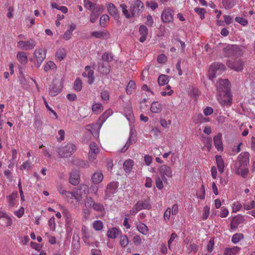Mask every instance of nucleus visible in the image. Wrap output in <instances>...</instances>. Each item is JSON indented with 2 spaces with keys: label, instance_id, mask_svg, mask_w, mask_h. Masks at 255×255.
Wrapping results in <instances>:
<instances>
[{
  "label": "nucleus",
  "instance_id": "33",
  "mask_svg": "<svg viewBox=\"0 0 255 255\" xmlns=\"http://www.w3.org/2000/svg\"><path fill=\"white\" fill-rule=\"evenodd\" d=\"M108 11L110 14L115 17H118V11L116 6L112 3L108 4Z\"/></svg>",
  "mask_w": 255,
  "mask_h": 255
},
{
  "label": "nucleus",
  "instance_id": "5",
  "mask_svg": "<svg viewBox=\"0 0 255 255\" xmlns=\"http://www.w3.org/2000/svg\"><path fill=\"white\" fill-rule=\"evenodd\" d=\"M226 69L225 66L221 63H214L212 64L208 71L209 79L212 80L217 75L221 74Z\"/></svg>",
  "mask_w": 255,
  "mask_h": 255
},
{
  "label": "nucleus",
  "instance_id": "29",
  "mask_svg": "<svg viewBox=\"0 0 255 255\" xmlns=\"http://www.w3.org/2000/svg\"><path fill=\"white\" fill-rule=\"evenodd\" d=\"M133 166V161L131 159H128L126 160L124 163L123 167L125 172L129 173L132 170Z\"/></svg>",
  "mask_w": 255,
  "mask_h": 255
},
{
  "label": "nucleus",
  "instance_id": "18",
  "mask_svg": "<svg viewBox=\"0 0 255 255\" xmlns=\"http://www.w3.org/2000/svg\"><path fill=\"white\" fill-rule=\"evenodd\" d=\"M103 10V7L100 5H96L94 7L90 15L91 22L94 23L97 20L100 14L102 13Z\"/></svg>",
  "mask_w": 255,
  "mask_h": 255
},
{
  "label": "nucleus",
  "instance_id": "57",
  "mask_svg": "<svg viewBox=\"0 0 255 255\" xmlns=\"http://www.w3.org/2000/svg\"><path fill=\"white\" fill-rule=\"evenodd\" d=\"M59 136H57V139L58 142H61L65 139V132L63 129H60L58 131Z\"/></svg>",
  "mask_w": 255,
  "mask_h": 255
},
{
  "label": "nucleus",
  "instance_id": "51",
  "mask_svg": "<svg viewBox=\"0 0 255 255\" xmlns=\"http://www.w3.org/2000/svg\"><path fill=\"white\" fill-rule=\"evenodd\" d=\"M210 208L208 206H205L203 208V213L202 214V220L205 221L207 219L210 214Z\"/></svg>",
  "mask_w": 255,
  "mask_h": 255
},
{
  "label": "nucleus",
  "instance_id": "41",
  "mask_svg": "<svg viewBox=\"0 0 255 255\" xmlns=\"http://www.w3.org/2000/svg\"><path fill=\"white\" fill-rule=\"evenodd\" d=\"M73 88L76 92H80L82 88V82L79 78H77L74 83Z\"/></svg>",
  "mask_w": 255,
  "mask_h": 255
},
{
  "label": "nucleus",
  "instance_id": "48",
  "mask_svg": "<svg viewBox=\"0 0 255 255\" xmlns=\"http://www.w3.org/2000/svg\"><path fill=\"white\" fill-rule=\"evenodd\" d=\"M243 207L245 210L250 211L251 209H255V201L253 200L250 203H245Z\"/></svg>",
  "mask_w": 255,
  "mask_h": 255
},
{
  "label": "nucleus",
  "instance_id": "17",
  "mask_svg": "<svg viewBox=\"0 0 255 255\" xmlns=\"http://www.w3.org/2000/svg\"><path fill=\"white\" fill-rule=\"evenodd\" d=\"M245 220V216L241 214H238L234 217L231 220V229L236 228L240 224L244 223Z\"/></svg>",
  "mask_w": 255,
  "mask_h": 255
},
{
  "label": "nucleus",
  "instance_id": "20",
  "mask_svg": "<svg viewBox=\"0 0 255 255\" xmlns=\"http://www.w3.org/2000/svg\"><path fill=\"white\" fill-rule=\"evenodd\" d=\"M104 178L103 173L101 171L94 172L91 176V182L94 184H99Z\"/></svg>",
  "mask_w": 255,
  "mask_h": 255
},
{
  "label": "nucleus",
  "instance_id": "64",
  "mask_svg": "<svg viewBox=\"0 0 255 255\" xmlns=\"http://www.w3.org/2000/svg\"><path fill=\"white\" fill-rule=\"evenodd\" d=\"M188 249L190 253L193 252L195 253L198 251L199 249V246L196 244H192L190 245Z\"/></svg>",
  "mask_w": 255,
  "mask_h": 255
},
{
  "label": "nucleus",
  "instance_id": "31",
  "mask_svg": "<svg viewBox=\"0 0 255 255\" xmlns=\"http://www.w3.org/2000/svg\"><path fill=\"white\" fill-rule=\"evenodd\" d=\"M193 121L195 124L207 123L209 121V118L204 117L202 114H199L193 118Z\"/></svg>",
  "mask_w": 255,
  "mask_h": 255
},
{
  "label": "nucleus",
  "instance_id": "60",
  "mask_svg": "<svg viewBox=\"0 0 255 255\" xmlns=\"http://www.w3.org/2000/svg\"><path fill=\"white\" fill-rule=\"evenodd\" d=\"M229 214L228 210L225 207H222L221 208V212L220 213V217L221 218H226L228 216Z\"/></svg>",
  "mask_w": 255,
  "mask_h": 255
},
{
  "label": "nucleus",
  "instance_id": "35",
  "mask_svg": "<svg viewBox=\"0 0 255 255\" xmlns=\"http://www.w3.org/2000/svg\"><path fill=\"white\" fill-rule=\"evenodd\" d=\"M17 196L18 194L15 192L12 193L10 195L7 196L8 205L10 207H13L15 205V200L17 197Z\"/></svg>",
  "mask_w": 255,
  "mask_h": 255
},
{
  "label": "nucleus",
  "instance_id": "10",
  "mask_svg": "<svg viewBox=\"0 0 255 255\" xmlns=\"http://www.w3.org/2000/svg\"><path fill=\"white\" fill-rule=\"evenodd\" d=\"M88 187L85 184H81L77 188L73 190V199L76 202H80L83 198V193L87 190Z\"/></svg>",
  "mask_w": 255,
  "mask_h": 255
},
{
  "label": "nucleus",
  "instance_id": "50",
  "mask_svg": "<svg viewBox=\"0 0 255 255\" xmlns=\"http://www.w3.org/2000/svg\"><path fill=\"white\" fill-rule=\"evenodd\" d=\"M62 196L64 199L69 202L71 201L72 199H73V191L70 192L65 191Z\"/></svg>",
  "mask_w": 255,
  "mask_h": 255
},
{
  "label": "nucleus",
  "instance_id": "16",
  "mask_svg": "<svg viewBox=\"0 0 255 255\" xmlns=\"http://www.w3.org/2000/svg\"><path fill=\"white\" fill-rule=\"evenodd\" d=\"M161 19L164 22H171L173 20V11L168 8L163 10L161 14Z\"/></svg>",
  "mask_w": 255,
  "mask_h": 255
},
{
  "label": "nucleus",
  "instance_id": "44",
  "mask_svg": "<svg viewBox=\"0 0 255 255\" xmlns=\"http://www.w3.org/2000/svg\"><path fill=\"white\" fill-rule=\"evenodd\" d=\"M94 229L97 231H101L104 227L103 222L100 220H96L93 224Z\"/></svg>",
  "mask_w": 255,
  "mask_h": 255
},
{
  "label": "nucleus",
  "instance_id": "47",
  "mask_svg": "<svg viewBox=\"0 0 255 255\" xmlns=\"http://www.w3.org/2000/svg\"><path fill=\"white\" fill-rule=\"evenodd\" d=\"M56 68L55 64L51 61H49L46 63L44 67V70L45 72L49 71L50 69L54 70Z\"/></svg>",
  "mask_w": 255,
  "mask_h": 255
},
{
  "label": "nucleus",
  "instance_id": "62",
  "mask_svg": "<svg viewBox=\"0 0 255 255\" xmlns=\"http://www.w3.org/2000/svg\"><path fill=\"white\" fill-rule=\"evenodd\" d=\"M48 225L51 230L54 231L55 229V222L54 217H51L48 221Z\"/></svg>",
  "mask_w": 255,
  "mask_h": 255
},
{
  "label": "nucleus",
  "instance_id": "4",
  "mask_svg": "<svg viewBox=\"0 0 255 255\" xmlns=\"http://www.w3.org/2000/svg\"><path fill=\"white\" fill-rule=\"evenodd\" d=\"M151 208V205L149 199L138 201L130 210L129 213L131 215H135L138 212L142 209L150 210Z\"/></svg>",
  "mask_w": 255,
  "mask_h": 255
},
{
  "label": "nucleus",
  "instance_id": "42",
  "mask_svg": "<svg viewBox=\"0 0 255 255\" xmlns=\"http://www.w3.org/2000/svg\"><path fill=\"white\" fill-rule=\"evenodd\" d=\"M129 243L128 239L127 236L125 235H122L120 237V244L122 247H126L127 246Z\"/></svg>",
  "mask_w": 255,
  "mask_h": 255
},
{
  "label": "nucleus",
  "instance_id": "9",
  "mask_svg": "<svg viewBox=\"0 0 255 255\" xmlns=\"http://www.w3.org/2000/svg\"><path fill=\"white\" fill-rule=\"evenodd\" d=\"M233 60H229L227 61L226 64L231 69L236 71H241L243 69L244 63L242 59L239 58H233Z\"/></svg>",
  "mask_w": 255,
  "mask_h": 255
},
{
  "label": "nucleus",
  "instance_id": "12",
  "mask_svg": "<svg viewBox=\"0 0 255 255\" xmlns=\"http://www.w3.org/2000/svg\"><path fill=\"white\" fill-rule=\"evenodd\" d=\"M36 43L34 40L30 39L27 41H19L17 42V46L23 50L32 49L35 46Z\"/></svg>",
  "mask_w": 255,
  "mask_h": 255
},
{
  "label": "nucleus",
  "instance_id": "55",
  "mask_svg": "<svg viewBox=\"0 0 255 255\" xmlns=\"http://www.w3.org/2000/svg\"><path fill=\"white\" fill-rule=\"evenodd\" d=\"M112 114L111 110L109 109L105 112L100 117V120L103 121H105Z\"/></svg>",
  "mask_w": 255,
  "mask_h": 255
},
{
  "label": "nucleus",
  "instance_id": "13",
  "mask_svg": "<svg viewBox=\"0 0 255 255\" xmlns=\"http://www.w3.org/2000/svg\"><path fill=\"white\" fill-rule=\"evenodd\" d=\"M118 186L119 183L118 182H112L108 184L105 191L106 197L108 198L116 193Z\"/></svg>",
  "mask_w": 255,
  "mask_h": 255
},
{
  "label": "nucleus",
  "instance_id": "63",
  "mask_svg": "<svg viewBox=\"0 0 255 255\" xmlns=\"http://www.w3.org/2000/svg\"><path fill=\"white\" fill-rule=\"evenodd\" d=\"M3 221L6 227H9L12 225V220L8 215L3 219Z\"/></svg>",
  "mask_w": 255,
  "mask_h": 255
},
{
  "label": "nucleus",
  "instance_id": "52",
  "mask_svg": "<svg viewBox=\"0 0 255 255\" xmlns=\"http://www.w3.org/2000/svg\"><path fill=\"white\" fill-rule=\"evenodd\" d=\"M163 182H164L161 178V177H156L155 179V185L156 187L159 190H161L163 188Z\"/></svg>",
  "mask_w": 255,
  "mask_h": 255
},
{
  "label": "nucleus",
  "instance_id": "2",
  "mask_svg": "<svg viewBox=\"0 0 255 255\" xmlns=\"http://www.w3.org/2000/svg\"><path fill=\"white\" fill-rule=\"evenodd\" d=\"M223 54L225 57L237 58L243 55L241 49L236 45H226L223 49Z\"/></svg>",
  "mask_w": 255,
  "mask_h": 255
},
{
  "label": "nucleus",
  "instance_id": "19",
  "mask_svg": "<svg viewBox=\"0 0 255 255\" xmlns=\"http://www.w3.org/2000/svg\"><path fill=\"white\" fill-rule=\"evenodd\" d=\"M82 76L88 78V82L89 84H92L94 82V71L90 66H87L85 67V71L82 73Z\"/></svg>",
  "mask_w": 255,
  "mask_h": 255
},
{
  "label": "nucleus",
  "instance_id": "15",
  "mask_svg": "<svg viewBox=\"0 0 255 255\" xmlns=\"http://www.w3.org/2000/svg\"><path fill=\"white\" fill-rule=\"evenodd\" d=\"M89 147V159L91 161H93L96 158L97 154L99 152V148L95 142L91 143Z\"/></svg>",
  "mask_w": 255,
  "mask_h": 255
},
{
  "label": "nucleus",
  "instance_id": "22",
  "mask_svg": "<svg viewBox=\"0 0 255 255\" xmlns=\"http://www.w3.org/2000/svg\"><path fill=\"white\" fill-rule=\"evenodd\" d=\"M139 33L141 36L139 39V41L140 42H144L147 38L148 34V29L144 25H141L139 28Z\"/></svg>",
  "mask_w": 255,
  "mask_h": 255
},
{
  "label": "nucleus",
  "instance_id": "40",
  "mask_svg": "<svg viewBox=\"0 0 255 255\" xmlns=\"http://www.w3.org/2000/svg\"><path fill=\"white\" fill-rule=\"evenodd\" d=\"M168 77L165 75H161L158 78V83L159 85L163 86L168 83Z\"/></svg>",
  "mask_w": 255,
  "mask_h": 255
},
{
  "label": "nucleus",
  "instance_id": "1",
  "mask_svg": "<svg viewBox=\"0 0 255 255\" xmlns=\"http://www.w3.org/2000/svg\"><path fill=\"white\" fill-rule=\"evenodd\" d=\"M250 162V153L244 151L241 153L237 157L232 167V170L235 173L243 178L247 177L249 169L247 167Z\"/></svg>",
  "mask_w": 255,
  "mask_h": 255
},
{
  "label": "nucleus",
  "instance_id": "28",
  "mask_svg": "<svg viewBox=\"0 0 255 255\" xmlns=\"http://www.w3.org/2000/svg\"><path fill=\"white\" fill-rule=\"evenodd\" d=\"M238 0H222V4L226 9L233 7L237 3Z\"/></svg>",
  "mask_w": 255,
  "mask_h": 255
},
{
  "label": "nucleus",
  "instance_id": "59",
  "mask_svg": "<svg viewBox=\"0 0 255 255\" xmlns=\"http://www.w3.org/2000/svg\"><path fill=\"white\" fill-rule=\"evenodd\" d=\"M109 20V16L107 14H103L100 17V23L102 26H104L106 23Z\"/></svg>",
  "mask_w": 255,
  "mask_h": 255
},
{
  "label": "nucleus",
  "instance_id": "26",
  "mask_svg": "<svg viewBox=\"0 0 255 255\" xmlns=\"http://www.w3.org/2000/svg\"><path fill=\"white\" fill-rule=\"evenodd\" d=\"M216 161L218 169L220 172L222 173L224 171L225 164L223 159L222 158L221 155L216 156Z\"/></svg>",
  "mask_w": 255,
  "mask_h": 255
},
{
  "label": "nucleus",
  "instance_id": "24",
  "mask_svg": "<svg viewBox=\"0 0 255 255\" xmlns=\"http://www.w3.org/2000/svg\"><path fill=\"white\" fill-rule=\"evenodd\" d=\"M162 105L158 102H153L150 106V111L152 113H159L162 110Z\"/></svg>",
  "mask_w": 255,
  "mask_h": 255
},
{
  "label": "nucleus",
  "instance_id": "54",
  "mask_svg": "<svg viewBox=\"0 0 255 255\" xmlns=\"http://www.w3.org/2000/svg\"><path fill=\"white\" fill-rule=\"evenodd\" d=\"M120 6L121 8L124 15H125V16L128 18H130L131 17V15L127 9V5L126 4H121Z\"/></svg>",
  "mask_w": 255,
  "mask_h": 255
},
{
  "label": "nucleus",
  "instance_id": "58",
  "mask_svg": "<svg viewBox=\"0 0 255 255\" xmlns=\"http://www.w3.org/2000/svg\"><path fill=\"white\" fill-rule=\"evenodd\" d=\"M102 58L103 60L110 62L113 60V57L111 54L106 52L102 55Z\"/></svg>",
  "mask_w": 255,
  "mask_h": 255
},
{
  "label": "nucleus",
  "instance_id": "43",
  "mask_svg": "<svg viewBox=\"0 0 255 255\" xmlns=\"http://www.w3.org/2000/svg\"><path fill=\"white\" fill-rule=\"evenodd\" d=\"M65 56H66L65 51L64 49H62L58 50L56 52V53L55 55V57L57 60L61 61L62 60H63L64 59V58L65 57Z\"/></svg>",
  "mask_w": 255,
  "mask_h": 255
},
{
  "label": "nucleus",
  "instance_id": "11",
  "mask_svg": "<svg viewBox=\"0 0 255 255\" xmlns=\"http://www.w3.org/2000/svg\"><path fill=\"white\" fill-rule=\"evenodd\" d=\"M46 54V50L44 48L36 49L34 52V55L36 59V66L39 67L45 59Z\"/></svg>",
  "mask_w": 255,
  "mask_h": 255
},
{
  "label": "nucleus",
  "instance_id": "6",
  "mask_svg": "<svg viewBox=\"0 0 255 255\" xmlns=\"http://www.w3.org/2000/svg\"><path fill=\"white\" fill-rule=\"evenodd\" d=\"M217 99L222 106H230L232 104V95L230 91L220 93Z\"/></svg>",
  "mask_w": 255,
  "mask_h": 255
},
{
  "label": "nucleus",
  "instance_id": "34",
  "mask_svg": "<svg viewBox=\"0 0 255 255\" xmlns=\"http://www.w3.org/2000/svg\"><path fill=\"white\" fill-rule=\"evenodd\" d=\"M61 89L56 85H52L49 89V95L51 96H55L61 92Z\"/></svg>",
  "mask_w": 255,
  "mask_h": 255
},
{
  "label": "nucleus",
  "instance_id": "37",
  "mask_svg": "<svg viewBox=\"0 0 255 255\" xmlns=\"http://www.w3.org/2000/svg\"><path fill=\"white\" fill-rule=\"evenodd\" d=\"M244 239V235L242 233H236L232 238V242L236 244Z\"/></svg>",
  "mask_w": 255,
  "mask_h": 255
},
{
  "label": "nucleus",
  "instance_id": "8",
  "mask_svg": "<svg viewBox=\"0 0 255 255\" xmlns=\"http://www.w3.org/2000/svg\"><path fill=\"white\" fill-rule=\"evenodd\" d=\"M133 2L130 5V11L132 16L134 17L142 12L144 5L140 0H134Z\"/></svg>",
  "mask_w": 255,
  "mask_h": 255
},
{
  "label": "nucleus",
  "instance_id": "38",
  "mask_svg": "<svg viewBox=\"0 0 255 255\" xmlns=\"http://www.w3.org/2000/svg\"><path fill=\"white\" fill-rule=\"evenodd\" d=\"M136 85L134 81L130 80L127 86L126 92L128 94H131L132 92L135 90Z\"/></svg>",
  "mask_w": 255,
  "mask_h": 255
},
{
  "label": "nucleus",
  "instance_id": "56",
  "mask_svg": "<svg viewBox=\"0 0 255 255\" xmlns=\"http://www.w3.org/2000/svg\"><path fill=\"white\" fill-rule=\"evenodd\" d=\"M235 21L243 26L247 25L248 23V21L246 19L239 16L236 17Z\"/></svg>",
  "mask_w": 255,
  "mask_h": 255
},
{
  "label": "nucleus",
  "instance_id": "14",
  "mask_svg": "<svg viewBox=\"0 0 255 255\" xmlns=\"http://www.w3.org/2000/svg\"><path fill=\"white\" fill-rule=\"evenodd\" d=\"M230 82L228 79H220L216 84L217 90L219 93L230 91L229 85Z\"/></svg>",
  "mask_w": 255,
  "mask_h": 255
},
{
  "label": "nucleus",
  "instance_id": "53",
  "mask_svg": "<svg viewBox=\"0 0 255 255\" xmlns=\"http://www.w3.org/2000/svg\"><path fill=\"white\" fill-rule=\"evenodd\" d=\"M194 10L200 16L201 19H203L205 18L206 10L204 8L196 7Z\"/></svg>",
  "mask_w": 255,
  "mask_h": 255
},
{
  "label": "nucleus",
  "instance_id": "7",
  "mask_svg": "<svg viewBox=\"0 0 255 255\" xmlns=\"http://www.w3.org/2000/svg\"><path fill=\"white\" fill-rule=\"evenodd\" d=\"M158 170L164 182L167 183L166 177L171 178L173 176V171L170 166L166 164H163L160 166Z\"/></svg>",
  "mask_w": 255,
  "mask_h": 255
},
{
  "label": "nucleus",
  "instance_id": "61",
  "mask_svg": "<svg viewBox=\"0 0 255 255\" xmlns=\"http://www.w3.org/2000/svg\"><path fill=\"white\" fill-rule=\"evenodd\" d=\"M98 184L92 185L90 188L91 192L94 194L96 196L98 195L99 186Z\"/></svg>",
  "mask_w": 255,
  "mask_h": 255
},
{
  "label": "nucleus",
  "instance_id": "45",
  "mask_svg": "<svg viewBox=\"0 0 255 255\" xmlns=\"http://www.w3.org/2000/svg\"><path fill=\"white\" fill-rule=\"evenodd\" d=\"M243 207V205L239 201H236L233 203L232 208V212L236 213L238 211H239Z\"/></svg>",
  "mask_w": 255,
  "mask_h": 255
},
{
  "label": "nucleus",
  "instance_id": "21",
  "mask_svg": "<svg viewBox=\"0 0 255 255\" xmlns=\"http://www.w3.org/2000/svg\"><path fill=\"white\" fill-rule=\"evenodd\" d=\"M69 182L73 185H76L79 184L80 182V175L78 171L74 170L72 171L70 176Z\"/></svg>",
  "mask_w": 255,
  "mask_h": 255
},
{
  "label": "nucleus",
  "instance_id": "3",
  "mask_svg": "<svg viewBox=\"0 0 255 255\" xmlns=\"http://www.w3.org/2000/svg\"><path fill=\"white\" fill-rule=\"evenodd\" d=\"M76 146L73 143H67L65 146L59 147L57 149L59 156L61 158L70 157L76 150Z\"/></svg>",
  "mask_w": 255,
  "mask_h": 255
},
{
  "label": "nucleus",
  "instance_id": "27",
  "mask_svg": "<svg viewBox=\"0 0 255 255\" xmlns=\"http://www.w3.org/2000/svg\"><path fill=\"white\" fill-rule=\"evenodd\" d=\"M120 232V231L117 228H112L108 231L107 236L109 238L114 239L119 235Z\"/></svg>",
  "mask_w": 255,
  "mask_h": 255
},
{
  "label": "nucleus",
  "instance_id": "46",
  "mask_svg": "<svg viewBox=\"0 0 255 255\" xmlns=\"http://www.w3.org/2000/svg\"><path fill=\"white\" fill-rule=\"evenodd\" d=\"M95 202L94 200L91 197H87L85 200V206L88 208H91Z\"/></svg>",
  "mask_w": 255,
  "mask_h": 255
},
{
  "label": "nucleus",
  "instance_id": "23",
  "mask_svg": "<svg viewBox=\"0 0 255 255\" xmlns=\"http://www.w3.org/2000/svg\"><path fill=\"white\" fill-rule=\"evenodd\" d=\"M16 58L21 65H25L28 62L26 53L23 51L18 52L16 55Z\"/></svg>",
  "mask_w": 255,
  "mask_h": 255
},
{
  "label": "nucleus",
  "instance_id": "49",
  "mask_svg": "<svg viewBox=\"0 0 255 255\" xmlns=\"http://www.w3.org/2000/svg\"><path fill=\"white\" fill-rule=\"evenodd\" d=\"M92 208L98 212H103L105 210L103 205L100 203L97 202H95Z\"/></svg>",
  "mask_w": 255,
  "mask_h": 255
},
{
  "label": "nucleus",
  "instance_id": "25",
  "mask_svg": "<svg viewBox=\"0 0 255 255\" xmlns=\"http://www.w3.org/2000/svg\"><path fill=\"white\" fill-rule=\"evenodd\" d=\"M214 142L216 148L219 150H222L223 149L222 141V134L219 133L214 137Z\"/></svg>",
  "mask_w": 255,
  "mask_h": 255
},
{
  "label": "nucleus",
  "instance_id": "32",
  "mask_svg": "<svg viewBox=\"0 0 255 255\" xmlns=\"http://www.w3.org/2000/svg\"><path fill=\"white\" fill-rule=\"evenodd\" d=\"M240 250V248L237 246L226 248L225 250L224 255H236Z\"/></svg>",
  "mask_w": 255,
  "mask_h": 255
},
{
  "label": "nucleus",
  "instance_id": "39",
  "mask_svg": "<svg viewBox=\"0 0 255 255\" xmlns=\"http://www.w3.org/2000/svg\"><path fill=\"white\" fill-rule=\"evenodd\" d=\"M138 231L143 235H146L148 233V228L145 224L139 223L137 225Z\"/></svg>",
  "mask_w": 255,
  "mask_h": 255
},
{
  "label": "nucleus",
  "instance_id": "30",
  "mask_svg": "<svg viewBox=\"0 0 255 255\" xmlns=\"http://www.w3.org/2000/svg\"><path fill=\"white\" fill-rule=\"evenodd\" d=\"M109 35L108 32L104 31H96L91 33V35L97 38H106Z\"/></svg>",
  "mask_w": 255,
  "mask_h": 255
},
{
  "label": "nucleus",
  "instance_id": "36",
  "mask_svg": "<svg viewBox=\"0 0 255 255\" xmlns=\"http://www.w3.org/2000/svg\"><path fill=\"white\" fill-rule=\"evenodd\" d=\"M103 109V106L100 103H94L92 107L93 112L96 114H99L101 113Z\"/></svg>",
  "mask_w": 255,
  "mask_h": 255
}]
</instances>
